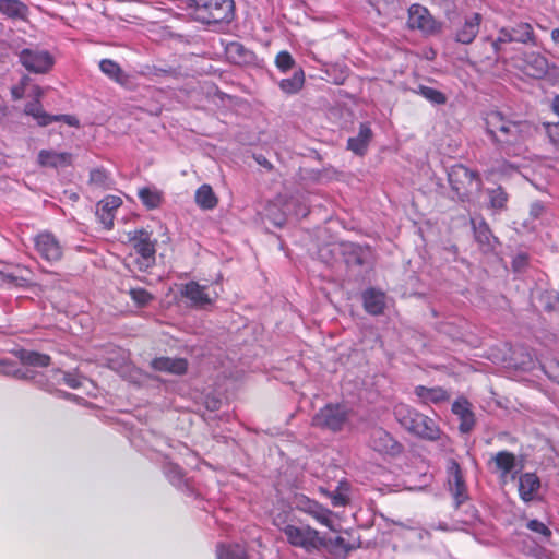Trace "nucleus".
Masks as SVG:
<instances>
[{
    "label": "nucleus",
    "instance_id": "obj_1",
    "mask_svg": "<svg viewBox=\"0 0 559 559\" xmlns=\"http://www.w3.org/2000/svg\"><path fill=\"white\" fill-rule=\"evenodd\" d=\"M484 121L491 142L507 154L519 155L535 131L531 122L512 120L496 110L487 112Z\"/></svg>",
    "mask_w": 559,
    "mask_h": 559
},
{
    "label": "nucleus",
    "instance_id": "obj_2",
    "mask_svg": "<svg viewBox=\"0 0 559 559\" xmlns=\"http://www.w3.org/2000/svg\"><path fill=\"white\" fill-rule=\"evenodd\" d=\"M394 416L402 427L421 439L436 441L440 438L438 424L406 404H397L394 407Z\"/></svg>",
    "mask_w": 559,
    "mask_h": 559
},
{
    "label": "nucleus",
    "instance_id": "obj_3",
    "mask_svg": "<svg viewBox=\"0 0 559 559\" xmlns=\"http://www.w3.org/2000/svg\"><path fill=\"white\" fill-rule=\"evenodd\" d=\"M194 2L192 16L201 23H228L233 20V0H195Z\"/></svg>",
    "mask_w": 559,
    "mask_h": 559
},
{
    "label": "nucleus",
    "instance_id": "obj_4",
    "mask_svg": "<svg viewBox=\"0 0 559 559\" xmlns=\"http://www.w3.org/2000/svg\"><path fill=\"white\" fill-rule=\"evenodd\" d=\"M282 532L289 545L301 548L309 554L328 547V540L309 525L287 524L282 528Z\"/></svg>",
    "mask_w": 559,
    "mask_h": 559
},
{
    "label": "nucleus",
    "instance_id": "obj_5",
    "mask_svg": "<svg viewBox=\"0 0 559 559\" xmlns=\"http://www.w3.org/2000/svg\"><path fill=\"white\" fill-rule=\"evenodd\" d=\"M307 214L308 209L295 199L287 201L277 199L266 207V217L273 225L278 227L283 226L289 216L300 218L306 217Z\"/></svg>",
    "mask_w": 559,
    "mask_h": 559
},
{
    "label": "nucleus",
    "instance_id": "obj_6",
    "mask_svg": "<svg viewBox=\"0 0 559 559\" xmlns=\"http://www.w3.org/2000/svg\"><path fill=\"white\" fill-rule=\"evenodd\" d=\"M448 178L452 189L462 198L474 190L478 191L481 187L479 175L461 164L451 167Z\"/></svg>",
    "mask_w": 559,
    "mask_h": 559
},
{
    "label": "nucleus",
    "instance_id": "obj_7",
    "mask_svg": "<svg viewBox=\"0 0 559 559\" xmlns=\"http://www.w3.org/2000/svg\"><path fill=\"white\" fill-rule=\"evenodd\" d=\"M348 419L346 407L341 404H326L312 417V426L338 432Z\"/></svg>",
    "mask_w": 559,
    "mask_h": 559
},
{
    "label": "nucleus",
    "instance_id": "obj_8",
    "mask_svg": "<svg viewBox=\"0 0 559 559\" xmlns=\"http://www.w3.org/2000/svg\"><path fill=\"white\" fill-rule=\"evenodd\" d=\"M21 64L32 73H46L53 66L52 56L44 49L25 48L19 53Z\"/></svg>",
    "mask_w": 559,
    "mask_h": 559
},
{
    "label": "nucleus",
    "instance_id": "obj_9",
    "mask_svg": "<svg viewBox=\"0 0 559 559\" xmlns=\"http://www.w3.org/2000/svg\"><path fill=\"white\" fill-rule=\"evenodd\" d=\"M407 24L412 29H418L424 34L432 35L441 29V24L437 22L429 11L420 4H412L408 9Z\"/></svg>",
    "mask_w": 559,
    "mask_h": 559
},
{
    "label": "nucleus",
    "instance_id": "obj_10",
    "mask_svg": "<svg viewBox=\"0 0 559 559\" xmlns=\"http://www.w3.org/2000/svg\"><path fill=\"white\" fill-rule=\"evenodd\" d=\"M369 447L383 455L395 456L402 452V444L397 442L386 430L383 428H373L370 433Z\"/></svg>",
    "mask_w": 559,
    "mask_h": 559
},
{
    "label": "nucleus",
    "instance_id": "obj_11",
    "mask_svg": "<svg viewBox=\"0 0 559 559\" xmlns=\"http://www.w3.org/2000/svg\"><path fill=\"white\" fill-rule=\"evenodd\" d=\"M297 507L300 511L312 516L319 524L328 527L333 532L337 531L333 521V512L330 509L323 507L318 501L301 496L298 499Z\"/></svg>",
    "mask_w": 559,
    "mask_h": 559
},
{
    "label": "nucleus",
    "instance_id": "obj_12",
    "mask_svg": "<svg viewBox=\"0 0 559 559\" xmlns=\"http://www.w3.org/2000/svg\"><path fill=\"white\" fill-rule=\"evenodd\" d=\"M483 16L480 13L473 12L465 14L454 29V39L463 45L474 41L479 33Z\"/></svg>",
    "mask_w": 559,
    "mask_h": 559
},
{
    "label": "nucleus",
    "instance_id": "obj_13",
    "mask_svg": "<svg viewBox=\"0 0 559 559\" xmlns=\"http://www.w3.org/2000/svg\"><path fill=\"white\" fill-rule=\"evenodd\" d=\"M448 483L449 489L453 497L454 504L459 508L463 502L468 499L467 487L462 475L459 463L451 460L448 465Z\"/></svg>",
    "mask_w": 559,
    "mask_h": 559
},
{
    "label": "nucleus",
    "instance_id": "obj_14",
    "mask_svg": "<svg viewBox=\"0 0 559 559\" xmlns=\"http://www.w3.org/2000/svg\"><path fill=\"white\" fill-rule=\"evenodd\" d=\"M24 111L26 115L32 116L37 121V123L41 127H46L53 121H63L68 126H71V127L79 126V120L74 116L47 114L43 109V106L38 99H35V100L26 104Z\"/></svg>",
    "mask_w": 559,
    "mask_h": 559
},
{
    "label": "nucleus",
    "instance_id": "obj_15",
    "mask_svg": "<svg viewBox=\"0 0 559 559\" xmlns=\"http://www.w3.org/2000/svg\"><path fill=\"white\" fill-rule=\"evenodd\" d=\"M121 204L122 200L117 195H107L97 203L96 215L105 228L114 226L115 213Z\"/></svg>",
    "mask_w": 559,
    "mask_h": 559
},
{
    "label": "nucleus",
    "instance_id": "obj_16",
    "mask_svg": "<svg viewBox=\"0 0 559 559\" xmlns=\"http://www.w3.org/2000/svg\"><path fill=\"white\" fill-rule=\"evenodd\" d=\"M452 413L460 419L459 429L462 433H468L475 426V416L472 405L465 397L456 399L452 404Z\"/></svg>",
    "mask_w": 559,
    "mask_h": 559
},
{
    "label": "nucleus",
    "instance_id": "obj_17",
    "mask_svg": "<svg viewBox=\"0 0 559 559\" xmlns=\"http://www.w3.org/2000/svg\"><path fill=\"white\" fill-rule=\"evenodd\" d=\"M151 367L156 371L181 376L188 370V361L185 358L157 357L151 361Z\"/></svg>",
    "mask_w": 559,
    "mask_h": 559
},
{
    "label": "nucleus",
    "instance_id": "obj_18",
    "mask_svg": "<svg viewBox=\"0 0 559 559\" xmlns=\"http://www.w3.org/2000/svg\"><path fill=\"white\" fill-rule=\"evenodd\" d=\"M72 163V154L68 152H56L53 150H41L38 153V164L43 167L63 168Z\"/></svg>",
    "mask_w": 559,
    "mask_h": 559
},
{
    "label": "nucleus",
    "instance_id": "obj_19",
    "mask_svg": "<svg viewBox=\"0 0 559 559\" xmlns=\"http://www.w3.org/2000/svg\"><path fill=\"white\" fill-rule=\"evenodd\" d=\"M162 469L165 477L174 487L181 491L190 490L188 480L181 467L178 464L170 462L167 456L164 457Z\"/></svg>",
    "mask_w": 559,
    "mask_h": 559
},
{
    "label": "nucleus",
    "instance_id": "obj_20",
    "mask_svg": "<svg viewBox=\"0 0 559 559\" xmlns=\"http://www.w3.org/2000/svg\"><path fill=\"white\" fill-rule=\"evenodd\" d=\"M415 394L423 404H440L450 400V393L441 386L418 385Z\"/></svg>",
    "mask_w": 559,
    "mask_h": 559
},
{
    "label": "nucleus",
    "instance_id": "obj_21",
    "mask_svg": "<svg viewBox=\"0 0 559 559\" xmlns=\"http://www.w3.org/2000/svg\"><path fill=\"white\" fill-rule=\"evenodd\" d=\"M362 304L366 312L379 316L385 308V294L374 288H368L362 293Z\"/></svg>",
    "mask_w": 559,
    "mask_h": 559
},
{
    "label": "nucleus",
    "instance_id": "obj_22",
    "mask_svg": "<svg viewBox=\"0 0 559 559\" xmlns=\"http://www.w3.org/2000/svg\"><path fill=\"white\" fill-rule=\"evenodd\" d=\"M540 488V480L534 473H524L519 478V495L524 502L533 501Z\"/></svg>",
    "mask_w": 559,
    "mask_h": 559
},
{
    "label": "nucleus",
    "instance_id": "obj_23",
    "mask_svg": "<svg viewBox=\"0 0 559 559\" xmlns=\"http://www.w3.org/2000/svg\"><path fill=\"white\" fill-rule=\"evenodd\" d=\"M206 286H202L197 282H189L182 286L180 293L183 297L189 299L194 306H206L212 304V299L209 297Z\"/></svg>",
    "mask_w": 559,
    "mask_h": 559
},
{
    "label": "nucleus",
    "instance_id": "obj_24",
    "mask_svg": "<svg viewBox=\"0 0 559 559\" xmlns=\"http://www.w3.org/2000/svg\"><path fill=\"white\" fill-rule=\"evenodd\" d=\"M372 130L368 123H361L357 136L349 138L347 147L357 155H364L372 138Z\"/></svg>",
    "mask_w": 559,
    "mask_h": 559
},
{
    "label": "nucleus",
    "instance_id": "obj_25",
    "mask_svg": "<svg viewBox=\"0 0 559 559\" xmlns=\"http://www.w3.org/2000/svg\"><path fill=\"white\" fill-rule=\"evenodd\" d=\"M227 59L235 64H246L252 60V52L238 41L227 43L225 46Z\"/></svg>",
    "mask_w": 559,
    "mask_h": 559
},
{
    "label": "nucleus",
    "instance_id": "obj_26",
    "mask_svg": "<svg viewBox=\"0 0 559 559\" xmlns=\"http://www.w3.org/2000/svg\"><path fill=\"white\" fill-rule=\"evenodd\" d=\"M0 12L9 19L25 20L28 8L20 0H0Z\"/></svg>",
    "mask_w": 559,
    "mask_h": 559
},
{
    "label": "nucleus",
    "instance_id": "obj_27",
    "mask_svg": "<svg viewBox=\"0 0 559 559\" xmlns=\"http://www.w3.org/2000/svg\"><path fill=\"white\" fill-rule=\"evenodd\" d=\"M510 28L513 33V39H515V43L537 46V39L530 23L521 22Z\"/></svg>",
    "mask_w": 559,
    "mask_h": 559
},
{
    "label": "nucleus",
    "instance_id": "obj_28",
    "mask_svg": "<svg viewBox=\"0 0 559 559\" xmlns=\"http://www.w3.org/2000/svg\"><path fill=\"white\" fill-rule=\"evenodd\" d=\"M525 71L532 76H543L548 69L547 59L539 53L532 52L525 59Z\"/></svg>",
    "mask_w": 559,
    "mask_h": 559
},
{
    "label": "nucleus",
    "instance_id": "obj_29",
    "mask_svg": "<svg viewBox=\"0 0 559 559\" xmlns=\"http://www.w3.org/2000/svg\"><path fill=\"white\" fill-rule=\"evenodd\" d=\"M138 197L148 210L157 209L163 200V193L155 187H143L139 189Z\"/></svg>",
    "mask_w": 559,
    "mask_h": 559
},
{
    "label": "nucleus",
    "instance_id": "obj_30",
    "mask_svg": "<svg viewBox=\"0 0 559 559\" xmlns=\"http://www.w3.org/2000/svg\"><path fill=\"white\" fill-rule=\"evenodd\" d=\"M217 559H248L246 549L240 544H219L216 548Z\"/></svg>",
    "mask_w": 559,
    "mask_h": 559
},
{
    "label": "nucleus",
    "instance_id": "obj_31",
    "mask_svg": "<svg viewBox=\"0 0 559 559\" xmlns=\"http://www.w3.org/2000/svg\"><path fill=\"white\" fill-rule=\"evenodd\" d=\"M471 223L474 230L475 241L478 245H491L492 240H497L483 218H472Z\"/></svg>",
    "mask_w": 559,
    "mask_h": 559
},
{
    "label": "nucleus",
    "instance_id": "obj_32",
    "mask_svg": "<svg viewBox=\"0 0 559 559\" xmlns=\"http://www.w3.org/2000/svg\"><path fill=\"white\" fill-rule=\"evenodd\" d=\"M195 202L203 210H212L217 204L213 189L209 185H202L195 192Z\"/></svg>",
    "mask_w": 559,
    "mask_h": 559
},
{
    "label": "nucleus",
    "instance_id": "obj_33",
    "mask_svg": "<svg viewBox=\"0 0 559 559\" xmlns=\"http://www.w3.org/2000/svg\"><path fill=\"white\" fill-rule=\"evenodd\" d=\"M99 69L104 74H106L115 82L120 84L126 82L127 75L123 73L122 69L116 61L111 59H103L99 62Z\"/></svg>",
    "mask_w": 559,
    "mask_h": 559
},
{
    "label": "nucleus",
    "instance_id": "obj_34",
    "mask_svg": "<svg viewBox=\"0 0 559 559\" xmlns=\"http://www.w3.org/2000/svg\"><path fill=\"white\" fill-rule=\"evenodd\" d=\"M350 485L346 480H341L335 490L329 493L333 507H345L349 502Z\"/></svg>",
    "mask_w": 559,
    "mask_h": 559
},
{
    "label": "nucleus",
    "instance_id": "obj_35",
    "mask_svg": "<svg viewBox=\"0 0 559 559\" xmlns=\"http://www.w3.org/2000/svg\"><path fill=\"white\" fill-rule=\"evenodd\" d=\"M19 358L23 364L34 367H47L50 364L48 355L34 350H20Z\"/></svg>",
    "mask_w": 559,
    "mask_h": 559
},
{
    "label": "nucleus",
    "instance_id": "obj_36",
    "mask_svg": "<svg viewBox=\"0 0 559 559\" xmlns=\"http://www.w3.org/2000/svg\"><path fill=\"white\" fill-rule=\"evenodd\" d=\"M487 195L489 199L488 205L495 212L502 211L507 206L508 194L501 187L487 189Z\"/></svg>",
    "mask_w": 559,
    "mask_h": 559
},
{
    "label": "nucleus",
    "instance_id": "obj_37",
    "mask_svg": "<svg viewBox=\"0 0 559 559\" xmlns=\"http://www.w3.org/2000/svg\"><path fill=\"white\" fill-rule=\"evenodd\" d=\"M305 74L301 69L294 72L292 78L283 79L280 82L281 90L286 94L297 93L304 85Z\"/></svg>",
    "mask_w": 559,
    "mask_h": 559
},
{
    "label": "nucleus",
    "instance_id": "obj_38",
    "mask_svg": "<svg viewBox=\"0 0 559 559\" xmlns=\"http://www.w3.org/2000/svg\"><path fill=\"white\" fill-rule=\"evenodd\" d=\"M493 461L502 476H507L515 467V455L509 451L498 452L495 455Z\"/></svg>",
    "mask_w": 559,
    "mask_h": 559
},
{
    "label": "nucleus",
    "instance_id": "obj_39",
    "mask_svg": "<svg viewBox=\"0 0 559 559\" xmlns=\"http://www.w3.org/2000/svg\"><path fill=\"white\" fill-rule=\"evenodd\" d=\"M57 382L64 383L71 389H79L83 385L86 378L82 377L78 372H61L60 370L55 371Z\"/></svg>",
    "mask_w": 559,
    "mask_h": 559
},
{
    "label": "nucleus",
    "instance_id": "obj_40",
    "mask_svg": "<svg viewBox=\"0 0 559 559\" xmlns=\"http://www.w3.org/2000/svg\"><path fill=\"white\" fill-rule=\"evenodd\" d=\"M416 93L435 105H442L447 102V97L442 92L430 86L419 85Z\"/></svg>",
    "mask_w": 559,
    "mask_h": 559
},
{
    "label": "nucleus",
    "instance_id": "obj_41",
    "mask_svg": "<svg viewBox=\"0 0 559 559\" xmlns=\"http://www.w3.org/2000/svg\"><path fill=\"white\" fill-rule=\"evenodd\" d=\"M510 43H515L513 33L510 27H502L498 33V37L491 43L495 53L503 52V46Z\"/></svg>",
    "mask_w": 559,
    "mask_h": 559
},
{
    "label": "nucleus",
    "instance_id": "obj_42",
    "mask_svg": "<svg viewBox=\"0 0 559 559\" xmlns=\"http://www.w3.org/2000/svg\"><path fill=\"white\" fill-rule=\"evenodd\" d=\"M138 249V264L140 269L150 267L155 261V247H135Z\"/></svg>",
    "mask_w": 559,
    "mask_h": 559
},
{
    "label": "nucleus",
    "instance_id": "obj_43",
    "mask_svg": "<svg viewBox=\"0 0 559 559\" xmlns=\"http://www.w3.org/2000/svg\"><path fill=\"white\" fill-rule=\"evenodd\" d=\"M370 247H352L350 251L343 252L345 262L348 266L362 265L365 249Z\"/></svg>",
    "mask_w": 559,
    "mask_h": 559
},
{
    "label": "nucleus",
    "instance_id": "obj_44",
    "mask_svg": "<svg viewBox=\"0 0 559 559\" xmlns=\"http://www.w3.org/2000/svg\"><path fill=\"white\" fill-rule=\"evenodd\" d=\"M90 182L98 188H109L111 180L104 169H93L90 173Z\"/></svg>",
    "mask_w": 559,
    "mask_h": 559
},
{
    "label": "nucleus",
    "instance_id": "obj_45",
    "mask_svg": "<svg viewBox=\"0 0 559 559\" xmlns=\"http://www.w3.org/2000/svg\"><path fill=\"white\" fill-rule=\"evenodd\" d=\"M0 374L23 378L24 373L17 368V364L11 359H0Z\"/></svg>",
    "mask_w": 559,
    "mask_h": 559
},
{
    "label": "nucleus",
    "instance_id": "obj_46",
    "mask_svg": "<svg viewBox=\"0 0 559 559\" xmlns=\"http://www.w3.org/2000/svg\"><path fill=\"white\" fill-rule=\"evenodd\" d=\"M37 253L48 262L58 261L62 255V247H34Z\"/></svg>",
    "mask_w": 559,
    "mask_h": 559
},
{
    "label": "nucleus",
    "instance_id": "obj_47",
    "mask_svg": "<svg viewBox=\"0 0 559 559\" xmlns=\"http://www.w3.org/2000/svg\"><path fill=\"white\" fill-rule=\"evenodd\" d=\"M275 64L280 71L287 72L294 67L295 60L288 51L283 50L276 55Z\"/></svg>",
    "mask_w": 559,
    "mask_h": 559
},
{
    "label": "nucleus",
    "instance_id": "obj_48",
    "mask_svg": "<svg viewBox=\"0 0 559 559\" xmlns=\"http://www.w3.org/2000/svg\"><path fill=\"white\" fill-rule=\"evenodd\" d=\"M542 127L546 132L550 143L559 147V121L558 122H543Z\"/></svg>",
    "mask_w": 559,
    "mask_h": 559
},
{
    "label": "nucleus",
    "instance_id": "obj_49",
    "mask_svg": "<svg viewBox=\"0 0 559 559\" xmlns=\"http://www.w3.org/2000/svg\"><path fill=\"white\" fill-rule=\"evenodd\" d=\"M129 294L138 306H145L153 299V296L144 288H132Z\"/></svg>",
    "mask_w": 559,
    "mask_h": 559
},
{
    "label": "nucleus",
    "instance_id": "obj_50",
    "mask_svg": "<svg viewBox=\"0 0 559 559\" xmlns=\"http://www.w3.org/2000/svg\"><path fill=\"white\" fill-rule=\"evenodd\" d=\"M526 527L530 531H532L545 538H549L551 536L550 528L539 520H536V519L530 520L526 524Z\"/></svg>",
    "mask_w": 559,
    "mask_h": 559
},
{
    "label": "nucleus",
    "instance_id": "obj_51",
    "mask_svg": "<svg viewBox=\"0 0 559 559\" xmlns=\"http://www.w3.org/2000/svg\"><path fill=\"white\" fill-rule=\"evenodd\" d=\"M331 546L333 549H342L344 555H347L352 550L356 549L358 546L345 540L342 536H336L334 539H330L328 542V546Z\"/></svg>",
    "mask_w": 559,
    "mask_h": 559
},
{
    "label": "nucleus",
    "instance_id": "obj_52",
    "mask_svg": "<svg viewBox=\"0 0 559 559\" xmlns=\"http://www.w3.org/2000/svg\"><path fill=\"white\" fill-rule=\"evenodd\" d=\"M132 235L130 237V240L134 241V245H155L156 240H151V234L145 229H135L133 233H130Z\"/></svg>",
    "mask_w": 559,
    "mask_h": 559
},
{
    "label": "nucleus",
    "instance_id": "obj_53",
    "mask_svg": "<svg viewBox=\"0 0 559 559\" xmlns=\"http://www.w3.org/2000/svg\"><path fill=\"white\" fill-rule=\"evenodd\" d=\"M546 215V207L542 202H534L530 209L531 224L535 226L536 221H540Z\"/></svg>",
    "mask_w": 559,
    "mask_h": 559
},
{
    "label": "nucleus",
    "instance_id": "obj_54",
    "mask_svg": "<svg viewBox=\"0 0 559 559\" xmlns=\"http://www.w3.org/2000/svg\"><path fill=\"white\" fill-rule=\"evenodd\" d=\"M35 245H58V241L55 239V237L49 233H40L36 235L34 238Z\"/></svg>",
    "mask_w": 559,
    "mask_h": 559
},
{
    "label": "nucleus",
    "instance_id": "obj_55",
    "mask_svg": "<svg viewBox=\"0 0 559 559\" xmlns=\"http://www.w3.org/2000/svg\"><path fill=\"white\" fill-rule=\"evenodd\" d=\"M527 264L526 254H518L512 262L513 270L520 272Z\"/></svg>",
    "mask_w": 559,
    "mask_h": 559
},
{
    "label": "nucleus",
    "instance_id": "obj_56",
    "mask_svg": "<svg viewBox=\"0 0 559 559\" xmlns=\"http://www.w3.org/2000/svg\"><path fill=\"white\" fill-rule=\"evenodd\" d=\"M142 73L145 75H151V76H160V75H165L166 73H168V70L147 66L145 68V71H143Z\"/></svg>",
    "mask_w": 559,
    "mask_h": 559
},
{
    "label": "nucleus",
    "instance_id": "obj_57",
    "mask_svg": "<svg viewBox=\"0 0 559 559\" xmlns=\"http://www.w3.org/2000/svg\"><path fill=\"white\" fill-rule=\"evenodd\" d=\"M145 437H146L147 439H154V440L152 441V443H153V444H152V447H153V448H160L163 443H166V440H165L164 438H162V437H156V436H155L153 432H151V431H146V432H145Z\"/></svg>",
    "mask_w": 559,
    "mask_h": 559
},
{
    "label": "nucleus",
    "instance_id": "obj_58",
    "mask_svg": "<svg viewBox=\"0 0 559 559\" xmlns=\"http://www.w3.org/2000/svg\"><path fill=\"white\" fill-rule=\"evenodd\" d=\"M56 393L59 397H63V399H67V400H73L75 401L76 403H80L83 399L82 397H79L74 394H71V393H67V392H63L61 390H56Z\"/></svg>",
    "mask_w": 559,
    "mask_h": 559
},
{
    "label": "nucleus",
    "instance_id": "obj_59",
    "mask_svg": "<svg viewBox=\"0 0 559 559\" xmlns=\"http://www.w3.org/2000/svg\"><path fill=\"white\" fill-rule=\"evenodd\" d=\"M551 40L556 46H559V27H556L550 33Z\"/></svg>",
    "mask_w": 559,
    "mask_h": 559
},
{
    "label": "nucleus",
    "instance_id": "obj_60",
    "mask_svg": "<svg viewBox=\"0 0 559 559\" xmlns=\"http://www.w3.org/2000/svg\"><path fill=\"white\" fill-rule=\"evenodd\" d=\"M552 110L559 116V95H557L552 100Z\"/></svg>",
    "mask_w": 559,
    "mask_h": 559
},
{
    "label": "nucleus",
    "instance_id": "obj_61",
    "mask_svg": "<svg viewBox=\"0 0 559 559\" xmlns=\"http://www.w3.org/2000/svg\"><path fill=\"white\" fill-rule=\"evenodd\" d=\"M40 385L45 391H48V392L53 391L52 384H50L49 381H46L45 383H40Z\"/></svg>",
    "mask_w": 559,
    "mask_h": 559
},
{
    "label": "nucleus",
    "instance_id": "obj_62",
    "mask_svg": "<svg viewBox=\"0 0 559 559\" xmlns=\"http://www.w3.org/2000/svg\"><path fill=\"white\" fill-rule=\"evenodd\" d=\"M257 160L259 164H262V165H264L266 163L265 158H263V159L258 158Z\"/></svg>",
    "mask_w": 559,
    "mask_h": 559
},
{
    "label": "nucleus",
    "instance_id": "obj_63",
    "mask_svg": "<svg viewBox=\"0 0 559 559\" xmlns=\"http://www.w3.org/2000/svg\"><path fill=\"white\" fill-rule=\"evenodd\" d=\"M12 94H13L15 97H20L19 92H15L14 90L12 91Z\"/></svg>",
    "mask_w": 559,
    "mask_h": 559
},
{
    "label": "nucleus",
    "instance_id": "obj_64",
    "mask_svg": "<svg viewBox=\"0 0 559 559\" xmlns=\"http://www.w3.org/2000/svg\"><path fill=\"white\" fill-rule=\"evenodd\" d=\"M12 94H13L15 97H20L19 92H15L14 90L12 91Z\"/></svg>",
    "mask_w": 559,
    "mask_h": 559
}]
</instances>
